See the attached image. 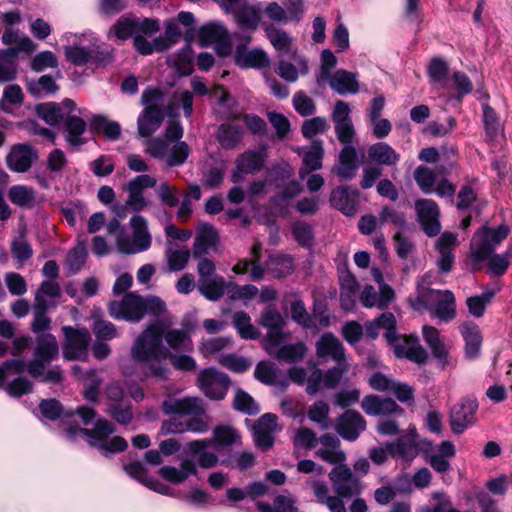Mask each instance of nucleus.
I'll use <instances>...</instances> for the list:
<instances>
[{"label": "nucleus", "instance_id": "obj_24", "mask_svg": "<svg viewBox=\"0 0 512 512\" xmlns=\"http://www.w3.org/2000/svg\"><path fill=\"white\" fill-rule=\"evenodd\" d=\"M162 408L167 415H194L204 413L202 400L198 397L171 398L163 402Z\"/></svg>", "mask_w": 512, "mask_h": 512}, {"label": "nucleus", "instance_id": "obj_14", "mask_svg": "<svg viewBox=\"0 0 512 512\" xmlns=\"http://www.w3.org/2000/svg\"><path fill=\"white\" fill-rule=\"evenodd\" d=\"M197 383L205 396L220 400L227 394L230 380L226 374L214 368H207L200 371Z\"/></svg>", "mask_w": 512, "mask_h": 512}, {"label": "nucleus", "instance_id": "obj_43", "mask_svg": "<svg viewBox=\"0 0 512 512\" xmlns=\"http://www.w3.org/2000/svg\"><path fill=\"white\" fill-rule=\"evenodd\" d=\"M396 319L392 313H383L379 318L369 321L366 324V334L375 339L380 330L385 331V337L388 342L392 341V335L395 331Z\"/></svg>", "mask_w": 512, "mask_h": 512}, {"label": "nucleus", "instance_id": "obj_46", "mask_svg": "<svg viewBox=\"0 0 512 512\" xmlns=\"http://www.w3.org/2000/svg\"><path fill=\"white\" fill-rule=\"evenodd\" d=\"M193 51L190 45H186L176 53L168 57V63L179 75L186 76L193 72Z\"/></svg>", "mask_w": 512, "mask_h": 512}, {"label": "nucleus", "instance_id": "obj_26", "mask_svg": "<svg viewBox=\"0 0 512 512\" xmlns=\"http://www.w3.org/2000/svg\"><path fill=\"white\" fill-rule=\"evenodd\" d=\"M156 320L163 329V338L172 349H190L192 342L189 333L183 329H169L172 324L171 317L167 311Z\"/></svg>", "mask_w": 512, "mask_h": 512}, {"label": "nucleus", "instance_id": "obj_32", "mask_svg": "<svg viewBox=\"0 0 512 512\" xmlns=\"http://www.w3.org/2000/svg\"><path fill=\"white\" fill-rule=\"evenodd\" d=\"M393 299L394 291L390 286H383L377 292L373 286L366 285L360 294V301L366 308L384 309L389 306Z\"/></svg>", "mask_w": 512, "mask_h": 512}, {"label": "nucleus", "instance_id": "obj_40", "mask_svg": "<svg viewBox=\"0 0 512 512\" xmlns=\"http://www.w3.org/2000/svg\"><path fill=\"white\" fill-rule=\"evenodd\" d=\"M243 134L241 127L228 122L218 127L215 137L222 149L234 150L240 145Z\"/></svg>", "mask_w": 512, "mask_h": 512}, {"label": "nucleus", "instance_id": "obj_50", "mask_svg": "<svg viewBox=\"0 0 512 512\" xmlns=\"http://www.w3.org/2000/svg\"><path fill=\"white\" fill-rule=\"evenodd\" d=\"M61 294L60 286L53 280L44 281L38 289L35 296V304H43L44 307L49 308L55 304Z\"/></svg>", "mask_w": 512, "mask_h": 512}, {"label": "nucleus", "instance_id": "obj_35", "mask_svg": "<svg viewBox=\"0 0 512 512\" xmlns=\"http://www.w3.org/2000/svg\"><path fill=\"white\" fill-rule=\"evenodd\" d=\"M481 106L486 141L489 143H498L504 138V129L500 123L499 117L488 103H481Z\"/></svg>", "mask_w": 512, "mask_h": 512}, {"label": "nucleus", "instance_id": "obj_63", "mask_svg": "<svg viewBox=\"0 0 512 512\" xmlns=\"http://www.w3.org/2000/svg\"><path fill=\"white\" fill-rule=\"evenodd\" d=\"M27 88L31 94L41 97L44 94L56 92L57 85L51 76L43 75L38 80L29 81Z\"/></svg>", "mask_w": 512, "mask_h": 512}, {"label": "nucleus", "instance_id": "obj_37", "mask_svg": "<svg viewBox=\"0 0 512 512\" xmlns=\"http://www.w3.org/2000/svg\"><path fill=\"white\" fill-rule=\"evenodd\" d=\"M330 87L340 95L356 94L359 91L357 74L338 70L326 79Z\"/></svg>", "mask_w": 512, "mask_h": 512}, {"label": "nucleus", "instance_id": "obj_60", "mask_svg": "<svg viewBox=\"0 0 512 512\" xmlns=\"http://www.w3.org/2000/svg\"><path fill=\"white\" fill-rule=\"evenodd\" d=\"M329 412V405L326 402L319 400L309 408L308 417L322 429H327L330 426Z\"/></svg>", "mask_w": 512, "mask_h": 512}, {"label": "nucleus", "instance_id": "obj_48", "mask_svg": "<svg viewBox=\"0 0 512 512\" xmlns=\"http://www.w3.org/2000/svg\"><path fill=\"white\" fill-rule=\"evenodd\" d=\"M17 73L16 49L0 50V83L14 80Z\"/></svg>", "mask_w": 512, "mask_h": 512}, {"label": "nucleus", "instance_id": "obj_58", "mask_svg": "<svg viewBox=\"0 0 512 512\" xmlns=\"http://www.w3.org/2000/svg\"><path fill=\"white\" fill-rule=\"evenodd\" d=\"M24 95L19 85L12 84L7 86L3 91L2 99L0 100V109L4 112H11L12 105L22 104Z\"/></svg>", "mask_w": 512, "mask_h": 512}, {"label": "nucleus", "instance_id": "obj_19", "mask_svg": "<svg viewBox=\"0 0 512 512\" xmlns=\"http://www.w3.org/2000/svg\"><path fill=\"white\" fill-rule=\"evenodd\" d=\"M198 38L203 46L216 45L223 55L231 51L228 31L221 23L212 22L203 25L198 30Z\"/></svg>", "mask_w": 512, "mask_h": 512}, {"label": "nucleus", "instance_id": "obj_47", "mask_svg": "<svg viewBox=\"0 0 512 512\" xmlns=\"http://www.w3.org/2000/svg\"><path fill=\"white\" fill-rule=\"evenodd\" d=\"M160 475L167 481L180 484L183 483L190 475H195L197 469L195 464L186 460L183 461L179 468L172 466H164L159 470Z\"/></svg>", "mask_w": 512, "mask_h": 512}, {"label": "nucleus", "instance_id": "obj_39", "mask_svg": "<svg viewBox=\"0 0 512 512\" xmlns=\"http://www.w3.org/2000/svg\"><path fill=\"white\" fill-rule=\"evenodd\" d=\"M422 334L424 341L430 347L434 357H436L442 365H448V347L440 336V332L435 327L425 325L422 328Z\"/></svg>", "mask_w": 512, "mask_h": 512}, {"label": "nucleus", "instance_id": "obj_25", "mask_svg": "<svg viewBox=\"0 0 512 512\" xmlns=\"http://www.w3.org/2000/svg\"><path fill=\"white\" fill-rule=\"evenodd\" d=\"M316 455L329 464H339L346 460L344 451L340 448V440L332 434H324L318 438Z\"/></svg>", "mask_w": 512, "mask_h": 512}, {"label": "nucleus", "instance_id": "obj_15", "mask_svg": "<svg viewBox=\"0 0 512 512\" xmlns=\"http://www.w3.org/2000/svg\"><path fill=\"white\" fill-rule=\"evenodd\" d=\"M329 478L340 498L359 495L362 491L360 480L353 474L347 465H337L329 473Z\"/></svg>", "mask_w": 512, "mask_h": 512}, {"label": "nucleus", "instance_id": "obj_57", "mask_svg": "<svg viewBox=\"0 0 512 512\" xmlns=\"http://www.w3.org/2000/svg\"><path fill=\"white\" fill-rule=\"evenodd\" d=\"M306 351V345L303 342H298L282 346L275 353V357L280 360L293 363L301 361L304 358ZM272 355H274V353Z\"/></svg>", "mask_w": 512, "mask_h": 512}, {"label": "nucleus", "instance_id": "obj_38", "mask_svg": "<svg viewBox=\"0 0 512 512\" xmlns=\"http://www.w3.org/2000/svg\"><path fill=\"white\" fill-rule=\"evenodd\" d=\"M294 63H290L284 60L279 61L277 74L287 82H295L300 76L308 73V62L307 60L293 52L292 55Z\"/></svg>", "mask_w": 512, "mask_h": 512}, {"label": "nucleus", "instance_id": "obj_20", "mask_svg": "<svg viewBox=\"0 0 512 512\" xmlns=\"http://www.w3.org/2000/svg\"><path fill=\"white\" fill-rule=\"evenodd\" d=\"M242 0H222L221 6L226 12L235 13L237 23L244 29H256L260 22V8L256 6H241Z\"/></svg>", "mask_w": 512, "mask_h": 512}, {"label": "nucleus", "instance_id": "obj_34", "mask_svg": "<svg viewBox=\"0 0 512 512\" xmlns=\"http://www.w3.org/2000/svg\"><path fill=\"white\" fill-rule=\"evenodd\" d=\"M308 485L311 487L317 502L326 506L330 512H346L343 500L338 496L331 495L325 482L312 480L308 482Z\"/></svg>", "mask_w": 512, "mask_h": 512}, {"label": "nucleus", "instance_id": "obj_53", "mask_svg": "<svg viewBox=\"0 0 512 512\" xmlns=\"http://www.w3.org/2000/svg\"><path fill=\"white\" fill-rule=\"evenodd\" d=\"M281 372L274 364L266 361L259 362L255 368V378L263 384L273 385L278 382Z\"/></svg>", "mask_w": 512, "mask_h": 512}, {"label": "nucleus", "instance_id": "obj_2", "mask_svg": "<svg viewBox=\"0 0 512 512\" xmlns=\"http://www.w3.org/2000/svg\"><path fill=\"white\" fill-rule=\"evenodd\" d=\"M166 312L165 303L157 296L142 297L135 293L126 294L119 301L109 304V314L117 320L137 323L145 315L160 317Z\"/></svg>", "mask_w": 512, "mask_h": 512}, {"label": "nucleus", "instance_id": "obj_3", "mask_svg": "<svg viewBox=\"0 0 512 512\" xmlns=\"http://www.w3.org/2000/svg\"><path fill=\"white\" fill-rule=\"evenodd\" d=\"M66 41L64 53L67 60L74 65H85L90 62L107 64L112 61L113 55L109 49H100L97 39L92 33H65Z\"/></svg>", "mask_w": 512, "mask_h": 512}, {"label": "nucleus", "instance_id": "obj_8", "mask_svg": "<svg viewBox=\"0 0 512 512\" xmlns=\"http://www.w3.org/2000/svg\"><path fill=\"white\" fill-rule=\"evenodd\" d=\"M413 307L416 310L425 307L429 309L432 316L444 322L451 321L456 315L455 297L449 290H421Z\"/></svg>", "mask_w": 512, "mask_h": 512}, {"label": "nucleus", "instance_id": "obj_21", "mask_svg": "<svg viewBox=\"0 0 512 512\" xmlns=\"http://www.w3.org/2000/svg\"><path fill=\"white\" fill-rule=\"evenodd\" d=\"M415 209L425 233L429 236L437 235L441 229L438 205L433 200L421 199L416 201Z\"/></svg>", "mask_w": 512, "mask_h": 512}, {"label": "nucleus", "instance_id": "obj_10", "mask_svg": "<svg viewBox=\"0 0 512 512\" xmlns=\"http://www.w3.org/2000/svg\"><path fill=\"white\" fill-rule=\"evenodd\" d=\"M216 267L213 261L202 258L197 265V288L201 295L210 301L219 300L227 290L225 279L215 273Z\"/></svg>", "mask_w": 512, "mask_h": 512}, {"label": "nucleus", "instance_id": "obj_27", "mask_svg": "<svg viewBox=\"0 0 512 512\" xmlns=\"http://www.w3.org/2000/svg\"><path fill=\"white\" fill-rule=\"evenodd\" d=\"M316 355L319 358H331L340 366L345 362V350L342 343L332 333H324L315 344Z\"/></svg>", "mask_w": 512, "mask_h": 512}, {"label": "nucleus", "instance_id": "obj_51", "mask_svg": "<svg viewBox=\"0 0 512 512\" xmlns=\"http://www.w3.org/2000/svg\"><path fill=\"white\" fill-rule=\"evenodd\" d=\"M193 94L189 91L175 93L172 102L168 105L167 115L169 117H177L180 107L183 108L186 117H190L193 111Z\"/></svg>", "mask_w": 512, "mask_h": 512}, {"label": "nucleus", "instance_id": "obj_17", "mask_svg": "<svg viewBox=\"0 0 512 512\" xmlns=\"http://www.w3.org/2000/svg\"><path fill=\"white\" fill-rule=\"evenodd\" d=\"M399 358H407L418 364L425 363L428 354L426 350L419 344V340L414 336H396L392 335V341L388 342Z\"/></svg>", "mask_w": 512, "mask_h": 512}, {"label": "nucleus", "instance_id": "obj_9", "mask_svg": "<svg viewBox=\"0 0 512 512\" xmlns=\"http://www.w3.org/2000/svg\"><path fill=\"white\" fill-rule=\"evenodd\" d=\"M162 93L156 88H148L142 93V104L146 106L138 118V132L141 136L147 137L154 133L161 125Z\"/></svg>", "mask_w": 512, "mask_h": 512}, {"label": "nucleus", "instance_id": "obj_12", "mask_svg": "<svg viewBox=\"0 0 512 512\" xmlns=\"http://www.w3.org/2000/svg\"><path fill=\"white\" fill-rule=\"evenodd\" d=\"M508 234L509 227L506 225H501L495 230L487 227L482 228L472 239V255L477 261L487 259Z\"/></svg>", "mask_w": 512, "mask_h": 512}, {"label": "nucleus", "instance_id": "obj_45", "mask_svg": "<svg viewBox=\"0 0 512 512\" xmlns=\"http://www.w3.org/2000/svg\"><path fill=\"white\" fill-rule=\"evenodd\" d=\"M74 374L85 381L84 383V397L90 402H96L98 399V390L102 383V379L99 377L95 370H89L83 372L78 365L73 366Z\"/></svg>", "mask_w": 512, "mask_h": 512}, {"label": "nucleus", "instance_id": "obj_49", "mask_svg": "<svg viewBox=\"0 0 512 512\" xmlns=\"http://www.w3.org/2000/svg\"><path fill=\"white\" fill-rule=\"evenodd\" d=\"M190 255V251L186 247L180 248L176 244H169L166 249V259L169 270H183L189 261Z\"/></svg>", "mask_w": 512, "mask_h": 512}, {"label": "nucleus", "instance_id": "obj_42", "mask_svg": "<svg viewBox=\"0 0 512 512\" xmlns=\"http://www.w3.org/2000/svg\"><path fill=\"white\" fill-rule=\"evenodd\" d=\"M265 32L271 45L281 54L296 52L293 37L285 30L270 24L266 26Z\"/></svg>", "mask_w": 512, "mask_h": 512}, {"label": "nucleus", "instance_id": "obj_31", "mask_svg": "<svg viewBox=\"0 0 512 512\" xmlns=\"http://www.w3.org/2000/svg\"><path fill=\"white\" fill-rule=\"evenodd\" d=\"M218 240V234L213 226L205 223L199 224L196 228L193 256L196 258L204 256L210 249L216 247Z\"/></svg>", "mask_w": 512, "mask_h": 512}, {"label": "nucleus", "instance_id": "obj_28", "mask_svg": "<svg viewBox=\"0 0 512 512\" xmlns=\"http://www.w3.org/2000/svg\"><path fill=\"white\" fill-rule=\"evenodd\" d=\"M234 60L241 68L262 69L270 64V58L264 50L258 48L247 49L244 46L236 48Z\"/></svg>", "mask_w": 512, "mask_h": 512}, {"label": "nucleus", "instance_id": "obj_11", "mask_svg": "<svg viewBox=\"0 0 512 512\" xmlns=\"http://www.w3.org/2000/svg\"><path fill=\"white\" fill-rule=\"evenodd\" d=\"M133 231V237L130 239L124 233L117 237V248L124 254H136L146 251L151 246V235L148 232L146 220L139 215H135L130 220Z\"/></svg>", "mask_w": 512, "mask_h": 512}, {"label": "nucleus", "instance_id": "obj_4", "mask_svg": "<svg viewBox=\"0 0 512 512\" xmlns=\"http://www.w3.org/2000/svg\"><path fill=\"white\" fill-rule=\"evenodd\" d=\"M350 105L342 100L336 101L331 113L337 139L343 144L339 160H358L364 157V149L355 144L356 131L351 119Z\"/></svg>", "mask_w": 512, "mask_h": 512}, {"label": "nucleus", "instance_id": "obj_44", "mask_svg": "<svg viewBox=\"0 0 512 512\" xmlns=\"http://www.w3.org/2000/svg\"><path fill=\"white\" fill-rule=\"evenodd\" d=\"M461 333L466 343V357L475 359L481 351L482 337L479 328L475 324L465 323L461 326Z\"/></svg>", "mask_w": 512, "mask_h": 512}, {"label": "nucleus", "instance_id": "obj_56", "mask_svg": "<svg viewBox=\"0 0 512 512\" xmlns=\"http://www.w3.org/2000/svg\"><path fill=\"white\" fill-rule=\"evenodd\" d=\"M267 270L275 277L286 276L293 270V260L285 255H272L267 262Z\"/></svg>", "mask_w": 512, "mask_h": 512}, {"label": "nucleus", "instance_id": "obj_13", "mask_svg": "<svg viewBox=\"0 0 512 512\" xmlns=\"http://www.w3.org/2000/svg\"><path fill=\"white\" fill-rule=\"evenodd\" d=\"M65 342L63 345V356L66 360H84L88 356V346L91 335L88 329H74L63 327Z\"/></svg>", "mask_w": 512, "mask_h": 512}, {"label": "nucleus", "instance_id": "obj_30", "mask_svg": "<svg viewBox=\"0 0 512 512\" xmlns=\"http://www.w3.org/2000/svg\"><path fill=\"white\" fill-rule=\"evenodd\" d=\"M86 122L79 116H67L64 121L65 140L72 150H78L86 143Z\"/></svg>", "mask_w": 512, "mask_h": 512}, {"label": "nucleus", "instance_id": "obj_41", "mask_svg": "<svg viewBox=\"0 0 512 512\" xmlns=\"http://www.w3.org/2000/svg\"><path fill=\"white\" fill-rule=\"evenodd\" d=\"M456 236L451 232H444L437 241L440 254L438 267L442 272H449L454 263L453 247L456 245Z\"/></svg>", "mask_w": 512, "mask_h": 512}, {"label": "nucleus", "instance_id": "obj_36", "mask_svg": "<svg viewBox=\"0 0 512 512\" xmlns=\"http://www.w3.org/2000/svg\"><path fill=\"white\" fill-rule=\"evenodd\" d=\"M358 192L347 188H336L331 192L330 203L346 216H353L357 212Z\"/></svg>", "mask_w": 512, "mask_h": 512}, {"label": "nucleus", "instance_id": "obj_16", "mask_svg": "<svg viewBox=\"0 0 512 512\" xmlns=\"http://www.w3.org/2000/svg\"><path fill=\"white\" fill-rule=\"evenodd\" d=\"M478 403L475 399L466 398L455 404L450 412V427L453 433L461 434L476 422L475 413Z\"/></svg>", "mask_w": 512, "mask_h": 512}, {"label": "nucleus", "instance_id": "obj_64", "mask_svg": "<svg viewBox=\"0 0 512 512\" xmlns=\"http://www.w3.org/2000/svg\"><path fill=\"white\" fill-rule=\"evenodd\" d=\"M329 129V123L325 117H312L303 122L301 131L305 138H312L317 134H323Z\"/></svg>", "mask_w": 512, "mask_h": 512}, {"label": "nucleus", "instance_id": "obj_54", "mask_svg": "<svg viewBox=\"0 0 512 512\" xmlns=\"http://www.w3.org/2000/svg\"><path fill=\"white\" fill-rule=\"evenodd\" d=\"M91 128L103 133L110 140L117 139L121 133V127L117 122L109 121L101 115H96L92 118Z\"/></svg>", "mask_w": 512, "mask_h": 512}, {"label": "nucleus", "instance_id": "obj_52", "mask_svg": "<svg viewBox=\"0 0 512 512\" xmlns=\"http://www.w3.org/2000/svg\"><path fill=\"white\" fill-rule=\"evenodd\" d=\"M233 325L244 339H256L259 336L257 328L251 324L250 316L243 311L233 314Z\"/></svg>", "mask_w": 512, "mask_h": 512}, {"label": "nucleus", "instance_id": "obj_6", "mask_svg": "<svg viewBox=\"0 0 512 512\" xmlns=\"http://www.w3.org/2000/svg\"><path fill=\"white\" fill-rule=\"evenodd\" d=\"M59 353L56 338L52 334H45L37 337V345L34 351V359L27 365L28 373L32 377H43L42 381L59 383L62 380V373L58 369L45 372V364L54 360Z\"/></svg>", "mask_w": 512, "mask_h": 512}, {"label": "nucleus", "instance_id": "obj_33", "mask_svg": "<svg viewBox=\"0 0 512 512\" xmlns=\"http://www.w3.org/2000/svg\"><path fill=\"white\" fill-rule=\"evenodd\" d=\"M212 444L209 439L191 441L186 446V453L197 460L201 468L209 469L218 463V457L215 453L208 451Z\"/></svg>", "mask_w": 512, "mask_h": 512}, {"label": "nucleus", "instance_id": "obj_5", "mask_svg": "<svg viewBox=\"0 0 512 512\" xmlns=\"http://www.w3.org/2000/svg\"><path fill=\"white\" fill-rule=\"evenodd\" d=\"M113 433V425L107 420L100 419L93 429L70 427L67 430V437L73 439L79 435L85 436L90 446L96 447L102 454L107 455L123 451L127 447V442L122 437H110Z\"/></svg>", "mask_w": 512, "mask_h": 512}, {"label": "nucleus", "instance_id": "obj_62", "mask_svg": "<svg viewBox=\"0 0 512 512\" xmlns=\"http://www.w3.org/2000/svg\"><path fill=\"white\" fill-rule=\"evenodd\" d=\"M240 436L238 432L230 426H217L213 430V440L219 446H230L238 443Z\"/></svg>", "mask_w": 512, "mask_h": 512}, {"label": "nucleus", "instance_id": "obj_18", "mask_svg": "<svg viewBox=\"0 0 512 512\" xmlns=\"http://www.w3.org/2000/svg\"><path fill=\"white\" fill-rule=\"evenodd\" d=\"M260 324L268 330L266 350L269 354H273V350L285 339V334L282 332L285 320L276 309L269 307L261 315Z\"/></svg>", "mask_w": 512, "mask_h": 512}, {"label": "nucleus", "instance_id": "obj_55", "mask_svg": "<svg viewBox=\"0 0 512 512\" xmlns=\"http://www.w3.org/2000/svg\"><path fill=\"white\" fill-rule=\"evenodd\" d=\"M441 174L425 166H419L415 172V180L425 194L434 192V186Z\"/></svg>", "mask_w": 512, "mask_h": 512}, {"label": "nucleus", "instance_id": "obj_23", "mask_svg": "<svg viewBox=\"0 0 512 512\" xmlns=\"http://www.w3.org/2000/svg\"><path fill=\"white\" fill-rule=\"evenodd\" d=\"M366 428V421L363 416L353 410H347L338 419L336 431L345 440L354 441Z\"/></svg>", "mask_w": 512, "mask_h": 512}, {"label": "nucleus", "instance_id": "obj_59", "mask_svg": "<svg viewBox=\"0 0 512 512\" xmlns=\"http://www.w3.org/2000/svg\"><path fill=\"white\" fill-rule=\"evenodd\" d=\"M35 111L49 125H55L63 118L60 105L53 102L38 104Z\"/></svg>", "mask_w": 512, "mask_h": 512}, {"label": "nucleus", "instance_id": "obj_61", "mask_svg": "<svg viewBox=\"0 0 512 512\" xmlns=\"http://www.w3.org/2000/svg\"><path fill=\"white\" fill-rule=\"evenodd\" d=\"M387 448L389 453L393 456H401L406 459H412L416 455V447L412 439L402 437L396 443H388Z\"/></svg>", "mask_w": 512, "mask_h": 512}, {"label": "nucleus", "instance_id": "obj_22", "mask_svg": "<svg viewBox=\"0 0 512 512\" xmlns=\"http://www.w3.org/2000/svg\"><path fill=\"white\" fill-rule=\"evenodd\" d=\"M277 416L272 413L262 415L254 424L255 444L263 450H268L274 443V433L278 429Z\"/></svg>", "mask_w": 512, "mask_h": 512}, {"label": "nucleus", "instance_id": "obj_29", "mask_svg": "<svg viewBox=\"0 0 512 512\" xmlns=\"http://www.w3.org/2000/svg\"><path fill=\"white\" fill-rule=\"evenodd\" d=\"M366 414L372 416L402 414L404 410L391 398H382L377 395H367L361 403Z\"/></svg>", "mask_w": 512, "mask_h": 512}, {"label": "nucleus", "instance_id": "obj_1", "mask_svg": "<svg viewBox=\"0 0 512 512\" xmlns=\"http://www.w3.org/2000/svg\"><path fill=\"white\" fill-rule=\"evenodd\" d=\"M130 354L141 365L143 377L166 378L168 369L162 361L168 359L170 351L163 345V329L159 322H150L136 337Z\"/></svg>", "mask_w": 512, "mask_h": 512}, {"label": "nucleus", "instance_id": "obj_7", "mask_svg": "<svg viewBox=\"0 0 512 512\" xmlns=\"http://www.w3.org/2000/svg\"><path fill=\"white\" fill-rule=\"evenodd\" d=\"M183 136L181 125L172 121L166 129L165 138H154L148 141L147 150L152 157L167 160H186L190 149L185 142L179 141Z\"/></svg>", "mask_w": 512, "mask_h": 512}]
</instances>
